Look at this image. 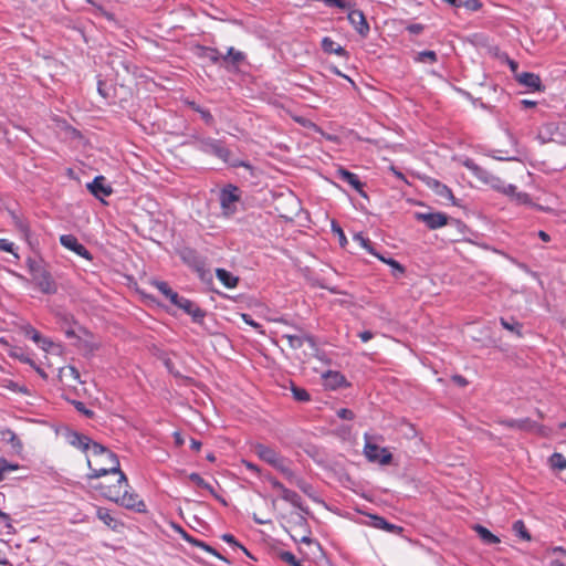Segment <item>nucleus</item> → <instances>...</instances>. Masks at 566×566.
I'll use <instances>...</instances> for the list:
<instances>
[{
  "mask_svg": "<svg viewBox=\"0 0 566 566\" xmlns=\"http://www.w3.org/2000/svg\"><path fill=\"white\" fill-rule=\"evenodd\" d=\"M87 465L91 470L87 474L88 479H98L111 473L118 475L115 484L104 485L99 483L95 485V489L99 490L102 495L127 509H135L138 512L144 511V502L139 501L136 494L128 491V480L120 470L119 460L115 453L99 443H93L92 452L87 457Z\"/></svg>",
  "mask_w": 566,
  "mask_h": 566,
  "instance_id": "f257e3e1",
  "label": "nucleus"
},
{
  "mask_svg": "<svg viewBox=\"0 0 566 566\" xmlns=\"http://www.w3.org/2000/svg\"><path fill=\"white\" fill-rule=\"evenodd\" d=\"M463 166L467 167L480 181L489 185L492 189L504 195L514 197L518 203H528L530 196L526 192H516L514 185H506L500 177L494 176L489 170L476 165L472 159H465Z\"/></svg>",
  "mask_w": 566,
  "mask_h": 566,
  "instance_id": "f03ea898",
  "label": "nucleus"
},
{
  "mask_svg": "<svg viewBox=\"0 0 566 566\" xmlns=\"http://www.w3.org/2000/svg\"><path fill=\"white\" fill-rule=\"evenodd\" d=\"M27 265L31 274L33 283L44 294H54L57 291L56 283L54 282L46 264L42 259L27 260Z\"/></svg>",
  "mask_w": 566,
  "mask_h": 566,
  "instance_id": "7ed1b4c3",
  "label": "nucleus"
},
{
  "mask_svg": "<svg viewBox=\"0 0 566 566\" xmlns=\"http://www.w3.org/2000/svg\"><path fill=\"white\" fill-rule=\"evenodd\" d=\"M196 146L199 150L206 154L213 155L224 163H228L230 159V150L223 146L221 140L206 137V138H197Z\"/></svg>",
  "mask_w": 566,
  "mask_h": 566,
  "instance_id": "20e7f679",
  "label": "nucleus"
},
{
  "mask_svg": "<svg viewBox=\"0 0 566 566\" xmlns=\"http://www.w3.org/2000/svg\"><path fill=\"white\" fill-rule=\"evenodd\" d=\"M499 424L507 428L518 429L522 431H536L541 436H546V428L531 420L530 418L524 419H499Z\"/></svg>",
  "mask_w": 566,
  "mask_h": 566,
  "instance_id": "39448f33",
  "label": "nucleus"
},
{
  "mask_svg": "<svg viewBox=\"0 0 566 566\" xmlns=\"http://www.w3.org/2000/svg\"><path fill=\"white\" fill-rule=\"evenodd\" d=\"M238 192V187L232 185H228L221 190L219 199L224 214H231L234 212V203L240 199Z\"/></svg>",
  "mask_w": 566,
  "mask_h": 566,
  "instance_id": "423d86ee",
  "label": "nucleus"
},
{
  "mask_svg": "<svg viewBox=\"0 0 566 566\" xmlns=\"http://www.w3.org/2000/svg\"><path fill=\"white\" fill-rule=\"evenodd\" d=\"M253 451L262 461L269 463L275 469H277L281 465V463L285 460L274 449L262 443H256L253 447Z\"/></svg>",
  "mask_w": 566,
  "mask_h": 566,
  "instance_id": "0eeeda50",
  "label": "nucleus"
},
{
  "mask_svg": "<svg viewBox=\"0 0 566 566\" xmlns=\"http://www.w3.org/2000/svg\"><path fill=\"white\" fill-rule=\"evenodd\" d=\"M282 338L287 340L289 346L292 349H298L305 343H307L312 348L315 347L314 338L298 327H294L293 333L282 334Z\"/></svg>",
  "mask_w": 566,
  "mask_h": 566,
  "instance_id": "6e6552de",
  "label": "nucleus"
},
{
  "mask_svg": "<svg viewBox=\"0 0 566 566\" xmlns=\"http://www.w3.org/2000/svg\"><path fill=\"white\" fill-rule=\"evenodd\" d=\"M170 303L190 315L195 323H201L206 315V313L198 305L186 297L179 296L178 293L176 301H170Z\"/></svg>",
  "mask_w": 566,
  "mask_h": 566,
  "instance_id": "1a4fd4ad",
  "label": "nucleus"
},
{
  "mask_svg": "<svg viewBox=\"0 0 566 566\" xmlns=\"http://www.w3.org/2000/svg\"><path fill=\"white\" fill-rule=\"evenodd\" d=\"M365 455L371 462L380 464H389L392 460L391 453L386 448H380L374 443L367 442L365 444Z\"/></svg>",
  "mask_w": 566,
  "mask_h": 566,
  "instance_id": "9d476101",
  "label": "nucleus"
},
{
  "mask_svg": "<svg viewBox=\"0 0 566 566\" xmlns=\"http://www.w3.org/2000/svg\"><path fill=\"white\" fill-rule=\"evenodd\" d=\"M415 218L426 223L431 230L446 226L449 219L448 216L442 212H416Z\"/></svg>",
  "mask_w": 566,
  "mask_h": 566,
  "instance_id": "9b49d317",
  "label": "nucleus"
},
{
  "mask_svg": "<svg viewBox=\"0 0 566 566\" xmlns=\"http://www.w3.org/2000/svg\"><path fill=\"white\" fill-rule=\"evenodd\" d=\"M60 243L67 250L73 251L77 255L86 259L92 260V255L90 251L78 242L77 238L73 234H63L60 237Z\"/></svg>",
  "mask_w": 566,
  "mask_h": 566,
  "instance_id": "f8f14e48",
  "label": "nucleus"
},
{
  "mask_svg": "<svg viewBox=\"0 0 566 566\" xmlns=\"http://www.w3.org/2000/svg\"><path fill=\"white\" fill-rule=\"evenodd\" d=\"M272 486L281 492V497L291 503L293 506L297 507L304 513H308V509L303 506L301 496L289 489H286L281 482L277 480L272 481Z\"/></svg>",
  "mask_w": 566,
  "mask_h": 566,
  "instance_id": "ddd939ff",
  "label": "nucleus"
},
{
  "mask_svg": "<svg viewBox=\"0 0 566 566\" xmlns=\"http://www.w3.org/2000/svg\"><path fill=\"white\" fill-rule=\"evenodd\" d=\"M87 189L97 199H103L113 192L104 176H96L92 182L87 184Z\"/></svg>",
  "mask_w": 566,
  "mask_h": 566,
  "instance_id": "4468645a",
  "label": "nucleus"
},
{
  "mask_svg": "<svg viewBox=\"0 0 566 566\" xmlns=\"http://www.w3.org/2000/svg\"><path fill=\"white\" fill-rule=\"evenodd\" d=\"M348 20L350 24L355 28V30L361 35L367 36L369 32V24L364 15L363 11L352 9L348 12Z\"/></svg>",
  "mask_w": 566,
  "mask_h": 566,
  "instance_id": "2eb2a0df",
  "label": "nucleus"
},
{
  "mask_svg": "<svg viewBox=\"0 0 566 566\" xmlns=\"http://www.w3.org/2000/svg\"><path fill=\"white\" fill-rule=\"evenodd\" d=\"M336 174L340 180L349 184L361 196L366 197V193L363 190L364 184L359 180L357 175H355L342 167L337 169Z\"/></svg>",
  "mask_w": 566,
  "mask_h": 566,
  "instance_id": "dca6fc26",
  "label": "nucleus"
},
{
  "mask_svg": "<svg viewBox=\"0 0 566 566\" xmlns=\"http://www.w3.org/2000/svg\"><path fill=\"white\" fill-rule=\"evenodd\" d=\"M516 80L520 84L533 90V91H542V81L537 74L523 72L516 75Z\"/></svg>",
  "mask_w": 566,
  "mask_h": 566,
  "instance_id": "f3484780",
  "label": "nucleus"
},
{
  "mask_svg": "<svg viewBox=\"0 0 566 566\" xmlns=\"http://www.w3.org/2000/svg\"><path fill=\"white\" fill-rule=\"evenodd\" d=\"M369 520H370V522L368 524L375 528L384 530L386 532L395 533V534L402 532V527L387 522L381 516L369 515Z\"/></svg>",
  "mask_w": 566,
  "mask_h": 566,
  "instance_id": "a211bd4d",
  "label": "nucleus"
},
{
  "mask_svg": "<svg viewBox=\"0 0 566 566\" xmlns=\"http://www.w3.org/2000/svg\"><path fill=\"white\" fill-rule=\"evenodd\" d=\"M69 442L73 447H76L83 451H88L90 453L92 452V447L94 443L87 436L81 434L78 432H72L69 436Z\"/></svg>",
  "mask_w": 566,
  "mask_h": 566,
  "instance_id": "6ab92c4d",
  "label": "nucleus"
},
{
  "mask_svg": "<svg viewBox=\"0 0 566 566\" xmlns=\"http://www.w3.org/2000/svg\"><path fill=\"white\" fill-rule=\"evenodd\" d=\"M96 516L111 530L118 531L123 524L114 517L107 509L98 507L96 511Z\"/></svg>",
  "mask_w": 566,
  "mask_h": 566,
  "instance_id": "aec40b11",
  "label": "nucleus"
},
{
  "mask_svg": "<svg viewBox=\"0 0 566 566\" xmlns=\"http://www.w3.org/2000/svg\"><path fill=\"white\" fill-rule=\"evenodd\" d=\"M321 45H322V50L325 53H328V54L334 53V54L343 56V57L347 56V51L342 45H339L338 43H336L328 36L323 38Z\"/></svg>",
  "mask_w": 566,
  "mask_h": 566,
  "instance_id": "412c9836",
  "label": "nucleus"
},
{
  "mask_svg": "<svg viewBox=\"0 0 566 566\" xmlns=\"http://www.w3.org/2000/svg\"><path fill=\"white\" fill-rule=\"evenodd\" d=\"M180 533H181L182 538H184L186 542H188V543H190V544H192V545H195V546H197V547H200L201 549H203V551H206V552H208V553H210V554H212V555L217 556V557H218V558H220V559L226 560V558H223V557H222V556H221V555H220V554H219V553H218L213 547L209 546V545H208V544H206L205 542L199 541V539H197V538H195V537L190 536L188 533H186V532H185V531H182V530L180 531Z\"/></svg>",
  "mask_w": 566,
  "mask_h": 566,
  "instance_id": "4be33fe9",
  "label": "nucleus"
},
{
  "mask_svg": "<svg viewBox=\"0 0 566 566\" xmlns=\"http://www.w3.org/2000/svg\"><path fill=\"white\" fill-rule=\"evenodd\" d=\"M216 276L226 287L229 289L235 287L239 281L237 276L224 269H217Z\"/></svg>",
  "mask_w": 566,
  "mask_h": 566,
  "instance_id": "5701e85b",
  "label": "nucleus"
},
{
  "mask_svg": "<svg viewBox=\"0 0 566 566\" xmlns=\"http://www.w3.org/2000/svg\"><path fill=\"white\" fill-rule=\"evenodd\" d=\"M150 284L156 287L169 302L176 301L177 292H175L167 282L153 280Z\"/></svg>",
  "mask_w": 566,
  "mask_h": 566,
  "instance_id": "b1692460",
  "label": "nucleus"
},
{
  "mask_svg": "<svg viewBox=\"0 0 566 566\" xmlns=\"http://www.w3.org/2000/svg\"><path fill=\"white\" fill-rule=\"evenodd\" d=\"M473 530L478 533L480 538L485 544L493 545V544L500 543V538L496 535H494L493 533H491L486 527H484L480 524H476L473 526Z\"/></svg>",
  "mask_w": 566,
  "mask_h": 566,
  "instance_id": "393cba45",
  "label": "nucleus"
},
{
  "mask_svg": "<svg viewBox=\"0 0 566 566\" xmlns=\"http://www.w3.org/2000/svg\"><path fill=\"white\" fill-rule=\"evenodd\" d=\"M244 60V54L240 51H237L234 48H229L226 55H222V61L226 63H231L232 65H238Z\"/></svg>",
  "mask_w": 566,
  "mask_h": 566,
  "instance_id": "a878e982",
  "label": "nucleus"
},
{
  "mask_svg": "<svg viewBox=\"0 0 566 566\" xmlns=\"http://www.w3.org/2000/svg\"><path fill=\"white\" fill-rule=\"evenodd\" d=\"M202 59L209 60L212 63H218L220 60H222V54L213 48H207L202 46L200 48V54Z\"/></svg>",
  "mask_w": 566,
  "mask_h": 566,
  "instance_id": "bb28decb",
  "label": "nucleus"
},
{
  "mask_svg": "<svg viewBox=\"0 0 566 566\" xmlns=\"http://www.w3.org/2000/svg\"><path fill=\"white\" fill-rule=\"evenodd\" d=\"M430 187L434 190V192L440 196L441 198L452 200L453 195L450 188H448L446 185L441 184L438 180H432V184H430Z\"/></svg>",
  "mask_w": 566,
  "mask_h": 566,
  "instance_id": "cd10ccee",
  "label": "nucleus"
},
{
  "mask_svg": "<svg viewBox=\"0 0 566 566\" xmlns=\"http://www.w3.org/2000/svg\"><path fill=\"white\" fill-rule=\"evenodd\" d=\"M500 323H501L503 328L507 329L511 333H514L518 337L522 336V332H521L522 331V324L520 322H517L516 319H514V318L505 319V318L502 317L500 319Z\"/></svg>",
  "mask_w": 566,
  "mask_h": 566,
  "instance_id": "c85d7f7f",
  "label": "nucleus"
},
{
  "mask_svg": "<svg viewBox=\"0 0 566 566\" xmlns=\"http://www.w3.org/2000/svg\"><path fill=\"white\" fill-rule=\"evenodd\" d=\"M325 378L327 385L331 386L332 388L340 387L346 382L345 377L337 371H328L325 375Z\"/></svg>",
  "mask_w": 566,
  "mask_h": 566,
  "instance_id": "c756f323",
  "label": "nucleus"
},
{
  "mask_svg": "<svg viewBox=\"0 0 566 566\" xmlns=\"http://www.w3.org/2000/svg\"><path fill=\"white\" fill-rule=\"evenodd\" d=\"M415 62L418 63H430L433 64L437 62V53L434 51H422L418 52L416 56L413 57Z\"/></svg>",
  "mask_w": 566,
  "mask_h": 566,
  "instance_id": "7c9ffc66",
  "label": "nucleus"
},
{
  "mask_svg": "<svg viewBox=\"0 0 566 566\" xmlns=\"http://www.w3.org/2000/svg\"><path fill=\"white\" fill-rule=\"evenodd\" d=\"M276 470H279L286 478V480L292 484H295V481L300 480V476L296 475L293 470H291V468L286 464L285 460L281 463V465Z\"/></svg>",
  "mask_w": 566,
  "mask_h": 566,
  "instance_id": "2f4dec72",
  "label": "nucleus"
},
{
  "mask_svg": "<svg viewBox=\"0 0 566 566\" xmlns=\"http://www.w3.org/2000/svg\"><path fill=\"white\" fill-rule=\"evenodd\" d=\"M19 469V464L10 463L4 458L0 457V482L4 480L6 473L15 471Z\"/></svg>",
  "mask_w": 566,
  "mask_h": 566,
  "instance_id": "473e14b6",
  "label": "nucleus"
},
{
  "mask_svg": "<svg viewBox=\"0 0 566 566\" xmlns=\"http://www.w3.org/2000/svg\"><path fill=\"white\" fill-rule=\"evenodd\" d=\"M551 467L559 471L566 469V459L562 453H553L549 458Z\"/></svg>",
  "mask_w": 566,
  "mask_h": 566,
  "instance_id": "72a5a7b5",
  "label": "nucleus"
},
{
  "mask_svg": "<svg viewBox=\"0 0 566 566\" xmlns=\"http://www.w3.org/2000/svg\"><path fill=\"white\" fill-rule=\"evenodd\" d=\"M513 531L515 532L516 535H518L523 539L531 541V534L526 530L525 524H524L523 521H521V520L515 521L513 523Z\"/></svg>",
  "mask_w": 566,
  "mask_h": 566,
  "instance_id": "f704fd0d",
  "label": "nucleus"
},
{
  "mask_svg": "<svg viewBox=\"0 0 566 566\" xmlns=\"http://www.w3.org/2000/svg\"><path fill=\"white\" fill-rule=\"evenodd\" d=\"M379 260H381L384 263H387L388 265H390L392 269H394V275H400L405 272V269L403 266L396 260L389 258V259H386L381 255H379L377 253L376 255Z\"/></svg>",
  "mask_w": 566,
  "mask_h": 566,
  "instance_id": "c9c22d12",
  "label": "nucleus"
},
{
  "mask_svg": "<svg viewBox=\"0 0 566 566\" xmlns=\"http://www.w3.org/2000/svg\"><path fill=\"white\" fill-rule=\"evenodd\" d=\"M277 555L282 562L289 564L290 566H303L291 552L281 551Z\"/></svg>",
  "mask_w": 566,
  "mask_h": 566,
  "instance_id": "e433bc0d",
  "label": "nucleus"
},
{
  "mask_svg": "<svg viewBox=\"0 0 566 566\" xmlns=\"http://www.w3.org/2000/svg\"><path fill=\"white\" fill-rule=\"evenodd\" d=\"M189 480L193 482L197 486L213 493V488L209 483H207L198 473L189 474Z\"/></svg>",
  "mask_w": 566,
  "mask_h": 566,
  "instance_id": "4c0bfd02",
  "label": "nucleus"
},
{
  "mask_svg": "<svg viewBox=\"0 0 566 566\" xmlns=\"http://www.w3.org/2000/svg\"><path fill=\"white\" fill-rule=\"evenodd\" d=\"M325 4L328 7H337L339 9L352 10L354 3L350 0H324Z\"/></svg>",
  "mask_w": 566,
  "mask_h": 566,
  "instance_id": "58836bf2",
  "label": "nucleus"
},
{
  "mask_svg": "<svg viewBox=\"0 0 566 566\" xmlns=\"http://www.w3.org/2000/svg\"><path fill=\"white\" fill-rule=\"evenodd\" d=\"M292 394H293V397L295 400L297 401H308L310 400V394L303 389V388H298V387H293L292 388Z\"/></svg>",
  "mask_w": 566,
  "mask_h": 566,
  "instance_id": "ea45409f",
  "label": "nucleus"
},
{
  "mask_svg": "<svg viewBox=\"0 0 566 566\" xmlns=\"http://www.w3.org/2000/svg\"><path fill=\"white\" fill-rule=\"evenodd\" d=\"M221 538H222L226 543H228V544H231V545L238 546V547H239L240 549H242V551H243L248 556H250V553L247 551V548H245L244 546H242L241 544H239V543L237 542V539L234 538V536H233V535H231V534H223V535L221 536Z\"/></svg>",
  "mask_w": 566,
  "mask_h": 566,
  "instance_id": "a19ab883",
  "label": "nucleus"
},
{
  "mask_svg": "<svg viewBox=\"0 0 566 566\" xmlns=\"http://www.w3.org/2000/svg\"><path fill=\"white\" fill-rule=\"evenodd\" d=\"M73 405L78 412L85 415L88 418L93 417L94 412L87 409L82 401H73Z\"/></svg>",
  "mask_w": 566,
  "mask_h": 566,
  "instance_id": "79ce46f5",
  "label": "nucleus"
},
{
  "mask_svg": "<svg viewBox=\"0 0 566 566\" xmlns=\"http://www.w3.org/2000/svg\"><path fill=\"white\" fill-rule=\"evenodd\" d=\"M355 240L359 241L360 244L368 250L369 253L377 255L374 249L370 247V241L364 238L361 234H356Z\"/></svg>",
  "mask_w": 566,
  "mask_h": 566,
  "instance_id": "37998d69",
  "label": "nucleus"
},
{
  "mask_svg": "<svg viewBox=\"0 0 566 566\" xmlns=\"http://www.w3.org/2000/svg\"><path fill=\"white\" fill-rule=\"evenodd\" d=\"M462 7L471 11H476L481 8V2L479 0H467L462 1Z\"/></svg>",
  "mask_w": 566,
  "mask_h": 566,
  "instance_id": "c03bdc74",
  "label": "nucleus"
},
{
  "mask_svg": "<svg viewBox=\"0 0 566 566\" xmlns=\"http://www.w3.org/2000/svg\"><path fill=\"white\" fill-rule=\"evenodd\" d=\"M0 518L6 523V527L8 528V533H13L14 532V527L11 523V518L9 516V514L2 512L0 510Z\"/></svg>",
  "mask_w": 566,
  "mask_h": 566,
  "instance_id": "a18cd8bd",
  "label": "nucleus"
},
{
  "mask_svg": "<svg viewBox=\"0 0 566 566\" xmlns=\"http://www.w3.org/2000/svg\"><path fill=\"white\" fill-rule=\"evenodd\" d=\"M295 485L301 490L303 491L304 493L308 494L310 491L312 490V486L311 484H308L305 480H303L302 478H300V480L295 481Z\"/></svg>",
  "mask_w": 566,
  "mask_h": 566,
  "instance_id": "49530a36",
  "label": "nucleus"
},
{
  "mask_svg": "<svg viewBox=\"0 0 566 566\" xmlns=\"http://www.w3.org/2000/svg\"><path fill=\"white\" fill-rule=\"evenodd\" d=\"M337 416L340 418V419H345V420H352L354 419V412L349 409H346V408H342L337 411Z\"/></svg>",
  "mask_w": 566,
  "mask_h": 566,
  "instance_id": "de8ad7c7",
  "label": "nucleus"
},
{
  "mask_svg": "<svg viewBox=\"0 0 566 566\" xmlns=\"http://www.w3.org/2000/svg\"><path fill=\"white\" fill-rule=\"evenodd\" d=\"M27 335L36 344H40L43 336L34 328L27 332Z\"/></svg>",
  "mask_w": 566,
  "mask_h": 566,
  "instance_id": "09e8293b",
  "label": "nucleus"
},
{
  "mask_svg": "<svg viewBox=\"0 0 566 566\" xmlns=\"http://www.w3.org/2000/svg\"><path fill=\"white\" fill-rule=\"evenodd\" d=\"M424 27L420 23H413V24H409L407 27V30L411 33V34H420L422 31H423Z\"/></svg>",
  "mask_w": 566,
  "mask_h": 566,
  "instance_id": "8fccbe9b",
  "label": "nucleus"
},
{
  "mask_svg": "<svg viewBox=\"0 0 566 566\" xmlns=\"http://www.w3.org/2000/svg\"><path fill=\"white\" fill-rule=\"evenodd\" d=\"M0 250L6 252H12L13 243L7 239H0Z\"/></svg>",
  "mask_w": 566,
  "mask_h": 566,
  "instance_id": "3c124183",
  "label": "nucleus"
},
{
  "mask_svg": "<svg viewBox=\"0 0 566 566\" xmlns=\"http://www.w3.org/2000/svg\"><path fill=\"white\" fill-rule=\"evenodd\" d=\"M242 318H243V321H244L247 324L251 325V326H252V327H254V328H260V327H261V325H260L259 323L254 322V321L251 318V316H250V315H248V314H242Z\"/></svg>",
  "mask_w": 566,
  "mask_h": 566,
  "instance_id": "603ef678",
  "label": "nucleus"
},
{
  "mask_svg": "<svg viewBox=\"0 0 566 566\" xmlns=\"http://www.w3.org/2000/svg\"><path fill=\"white\" fill-rule=\"evenodd\" d=\"M38 345H39L43 350L48 352V350L50 349V347H52V346H53V343H52L50 339H48V338L43 337V338H42V340H41V343H40V344H38Z\"/></svg>",
  "mask_w": 566,
  "mask_h": 566,
  "instance_id": "864d4df0",
  "label": "nucleus"
},
{
  "mask_svg": "<svg viewBox=\"0 0 566 566\" xmlns=\"http://www.w3.org/2000/svg\"><path fill=\"white\" fill-rule=\"evenodd\" d=\"M358 336L364 343L369 342L374 337V335L370 331H364V332L359 333Z\"/></svg>",
  "mask_w": 566,
  "mask_h": 566,
  "instance_id": "5fc2aeb1",
  "label": "nucleus"
},
{
  "mask_svg": "<svg viewBox=\"0 0 566 566\" xmlns=\"http://www.w3.org/2000/svg\"><path fill=\"white\" fill-rule=\"evenodd\" d=\"M15 224H17L18 229L20 230V232H22L24 235L28 234L29 227H28V224L25 222L19 220V221H17Z\"/></svg>",
  "mask_w": 566,
  "mask_h": 566,
  "instance_id": "6e6d98bb",
  "label": "nucleus"
},
{
  "mask_svg": "<svg viewBox=\"0 0 566 566\" xmlns=\"http://www.w3.org/2000/svg\"><path fill=\"white\" fill-rule=\"evenodd\" d=\"M198 112L201 114V117L205 119L206 123H211L213 120L212 115L208 111L198 109Z\"/></svg>",
  "mask_w": 566,
  "mask_h": 566,
  "instance_id": "4d7b16f0",
  "label": "nucleus"
},
{
  "mask_svg": "<svg viewBox=\"0 0 566 566\" xmlns=\"http://www.w3.org/2000/svg\"><path fill=\"white\" fill-rule=\"evenodd\" d=\"M333 229L338 233L340 244L343 245L346 242V237H345L343 230L339 227L336 228L334 223H333Z\"/></svg>",
  "mask_w": 566,
  "mask_h": 566,
  "instance_id": "13d9d810",
  "label": "nucleus"
},
{
  "mask_svg": "<svg viewBox=\"0 0 566 566\" xmlns=\"http://www.w3.org/2000/svg\"><path fill=\"white\" fill-rule=\"evenodd\" d=\"M191 449L195 450V451H199L200 448H201V442L196 440V439H191V444H190Z\"/></svg>",
  "mask_w": 566,
  "mask_h": 566,
  "instance_id": "bf43d9fd",
  "label": "nucleus"
},
{
  "mask_svg": "<svg viewBox=\"0 0 566 566\" xmlns=\"http://www.w3.org/2000/svg\"><path fill=\"white\" fill-rule=\"evenodd\" d=\"M521 104L525 107V108H531V107H534L536 105V102L534 101H530V99H523L521 101Z\"/></svg>",
  "mask_w": 566,
  "mask_h": 566,
  "instance_id": "052dcab7",
  "label": "nucleus"
},
{
  "mask_svg": "<svg viewBox=\"0 0 566 566\" xmlns=\"http://www.w3.org/2000/svg\"><path fill=\"white\" fill-rule=\"evenodd\" d=\"M253 520L259 525H264L271 522L270 520H263L261 516H256L255 514L253 515Z\"/></svg>",
  "mask_w": 566,
  "mask_h": 566,
  "instance_id": "680f3d73",
  "label": "nucleus"
},
{
  "mask_svg": "<svg viewBox=\"0 0 566 566\" xmlns=\"http://www.w3.org/2000/svg\"><path fill=\"white\" fill-rule=\"evenodd\" d=\"M443 1L449 3L452 7H455V8L462 7V0H443Z\"/></svg>",
  "mask_w": 566,
  "mask_h": 566,
  "instance_id": "e2e57ef3",
  "label": "nucleus"
},
{
  "mask_svg": "<svg viewBox=\"0 0 566 566\" xmlns=\"http://www.w3.org/2000/svg\"><path fill=\"white\" fill-rule=\"evenodd\" d=\"M538 237L544 241L548 242L551 240L549 234L545 231H538Z\"/></svg>",
  "mask_w": 566,
  "mask_h": 566,
  "instance_id": "0e129e2a",
  "label": "nucleus"
},
{
  "mask_svg": "<svg viewBox=\"0 0 566 566\" xmlns=\"http://www.w3.org/2000/svg\"><path fill=\"white\" fill-rule=\"evenodd\" d=\"M245 465L251 471H258V467L251 462H245Z\"/></svg>",
  "mask_w": 566,
  "mask_h": 566,
  "instance_id": "69168bd1",
  "label": "nucleus"
},
{
  "mask_svg": "<svg viewBox=\"0 0 566 566\" xmlns=\"http://www.w3.org/2000/svg\"><path fill=\"white\" fill-rule=\"evenodd\" d=\"M301 542H302V543H306V544H311L313 541H312V538H311V537H308V536H303V537L301 538Z\"/></svg>",
  "mask_w": 566,
  "mask_h": 566,
  "instance_id": "338daca9",
  "label": "nucleus"
},
{
  "mask_svg": "<svg viewBox=\"0 0 566 566\" xmlns=\"http://www.w3.org/2000/svg\"><path fill=\"white\" fill-rule=\"evenodd\" d=\"M455 380H457L460 385H465V384H467V380H465L463 377H461V376L455 377Z\"/></svg>",
  "mask_w": 566,
  "mask_h": 566,
  "instance_id": "774afa93",
  "label": "nucleus"
}]
</instances>
